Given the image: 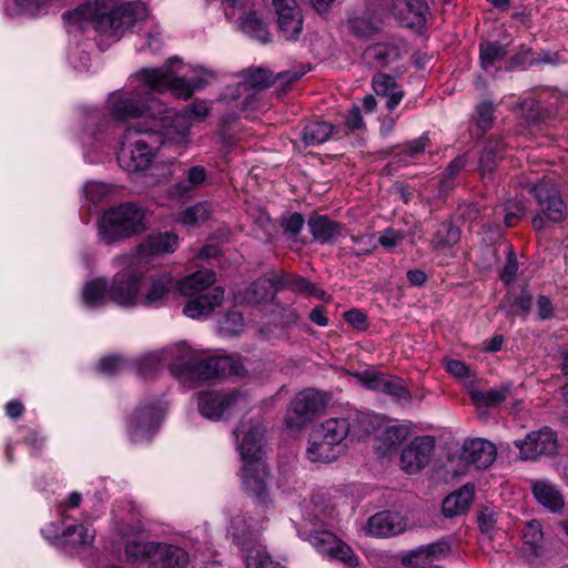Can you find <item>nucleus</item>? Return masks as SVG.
I'll return each mask as SVG.
<instances>
[{
  "label": "nucleus",
  "instance_id": "obj_18",
  "mask_svg": "<svg viewBox=\"0 0 568 568\" xmlns=\"http://www.w3.org/2000/svg\"><path fill=\"white\" fill-rule=\"evenodd\" d=\"M179 244L178 235L171 232H163L149 235L136 248V261H149L154 256L173 253Z\"/></svg>",
  "mask_w": 568,
  "mask_h": 568
},
{
  "label": "nucleus",
  "instance_id": "obj_17",
  "mask_svg": "<svg viewBox=\"0 0 568 568\" xmlns=\"http://www.w3.org/2000/svg\"><path fill=\"white\" fill-rule=\"evenodd\" d=\"M515 444L524 459H534L541 455H552L557 450L556 435L548 428L529 433L525 440H517Z\"/></svg>",
  "mask_w": 568,
  "mask_h": 568
},
{
  "label": "nucleus",
  "instance_id": "obj_34",
  "mask_svg": "<svg viewBox=\"0 0 568 568\" xmlns=\"http://www.w3.org/2000/svg\"><path fill=\"white\" fill-rule=\"evenodd\" d=\"M206 179V171L201 165H194L186 171L184 179L176 182L171 190L174 196H184L201 186Z\"/></svg>",
  "mask_w": 568,
  "mask_h": 568
},
{
  "label": "nucleus",
  "instance_id": "obj_42",
  "mask_svg": "<svg viewBox=\"0 0 568 568\" xmlns=\"http://www.w3.org/2000/svg\"><path fill=\"white\" fill-rule=\"evenodd\" d=\"M470 397L478 408L494 407L507 398V392L498 388H490L488 390H471Z\"/></svg>",
  "mask_w": 568,
  "mask_h": 568
},
{
  "label": "nucleus",
  "instance_id": "obj_12",
  "mask_svg": "<svg viewBox=\"0 0 568 568\" xmlns=\"http://www.w3.org/2000/svg\"><path fill=\"white\" fill-rule=\"evenodd\" d=\"M41 532L45 539L63 548L87 546L94 539V532L82 524L67 526L60 532L58 526L51 523L42 528Z\"/></svg>",
  "mask_w": 568,
  "mask_h": 568
},
{
  "label": "nucleus",
  "instance_id": "obj_25",
  "mask_svg": "<svg viewBox=\"0 0 568 568\" xmlns=\"http://www.w3.org/2000/svg\"><path fill=\"white\" fill-rule=\"evenodd\" d=\"M341 450L320 434L315 428L308 437L306 457L312 463H331L335 460Z\"/></svg>",
  "mask_w": 568,
  "mask_h": 568
},
{
  "label": "nucleus",
  "instance_id": "obj_20",
  "mask_svg": "<svg viewBox=\"0 0 568 568\" xmlns=\"http://www.w3.org/2000/svg\"><path fill=\"white\" fill-rule=\"evenodd\" d=\"M462 458L477 469L487 468L496 458V447L486 439H469L463 445Z\"/></svg>",
  "mask_w": 568,
  "mask_h": 568
},
{
  "label": "nucleus",
  "instance_id": "obj_23",
  "mask_svg": "<svg viewBox=\"0 0 568 568\" xmlns=\"http://www.w3.org/2000/svg\"><path fill=\"white\" fill-rule=\"evenodd\" d=\"M223 300L224 290L221 286H215L206 294L189 300L183 307V313L190 318L207 316L222 304Z\"/></svg>",
  "mask_w": 568,
  "mask_h": 568
},
{
  "label": "nucleus",
  "instance_id": "obj_53",
  "mask_svg": "<svg viewBox=\"0 0 568 568\" xmlns=\"http://www.w3.org/2000/svg\"><path fill=\"white\" fill-rule=\"evenodd\" d=\"M110 120L101 114L100 111H93L88 120L87 131L94 140L100 139L103 132L108 131L110 126Z\"/></svg>",
  "mask_w": 568,
  "mask_h": 568
},
{
  "label": "nucleus",
  "instance_id": "obj_41",
  "mask_svg": "<svg viewBox=\"0 0 568 568\" xmlns=\"http://www.w3.org/2000/svg\"><path fill=\"white\" fill-rule=\"evenodd\" d=\"M524 545L530 548L535 556H539L544 547V534L541 524L538 520H530L526 523L523 531Z\"/></svg>",
  "mask_w": 568,
  "mask_h": 568
},
{
  "label": "nucleus",
  "instance_id": "obj_1",
  "mask_svg": "<svg viewBox=\"0 0 568 568\" xmlns=\"http://www.w3.org/2000/svg\"><path fill=\"white\" fill-rule=\"evenodd\" d=\"M136 78L142 82V88L119 90L109 95L106 103L114 120L126 121L148 114L153 119V124H159L162 118L173 112L156 98H146V89L154 92L171 91L174 97L186 100L201 85L200 80L187 81L178 77L170 65L143 69Z\"/></svg>",
  "mask_w": 568,
  "mask_h": 568
},
{
  "label": "nucleus",
  "instance_id": "obj_13",
  "mask_svg": "<svg viewBox=\"0 0 568 568\" xmlns=\"http://www.w3.org/2000/svg\"><path fill=\"white\" fill-rule=\"evenodd\" d=\"M242 463L241 476L244 487L260 504L265 505L268 500V470L264 459L253 458L251 460H242Z\"/></svg>",
  "mask_w": 568,
  "mask_h": 568
},
{
  "label": "nucleus",
  "instance_id": "obj_37",
  "mask_svg": "<svg viewBox=\"0 0 568 568\" xmlns=\"http://www.w3.org/2000/svg\"><path fill=\"white\" fill-rule=\"evenodd\" d=\"M334 133V126L324 121H312L303 129V141L306 145L324 143Z\"/></svg>",
  "mask_w": 568,
  "mask_h": 568
},
{
  "label": "nucleus",
  "instance_id": "obj_38",
  "mask_svg": "<svg viewBox=\"0 0 568 568\" xmlns=\"http://www.w3.org/2000/svg\"><path fill=\"white\" fill-rule=\"evenodd\" d=\"M159 542L132 540L125 545V556L131 561H149L153 565Z\"/></svg>",
  "mask_w": 568,
  "mask_h": 568
},
{
  "label": "nucleus",
  "instance_id": "obj_26",
  "mask_svg": "<svg viewBox=\"0 0 568 568\" xmlns=\"http://www.w3.org/2000/svg\"><path fill=\"white\" fill-rule=\"evenodd\" d=\"M308 229L314 241L331 244L342 234L343 225L325 215H314L308 220Z\"/></svg>",
  "mask_w": 568,
  "mask_h": 568
},
{
  "label": "nucleus",
  "instance_id": "obj_44",
  "mask_svg": "<svg viewBox=\"0 0 568 568\" xmlns=\"http://www.w3.org/2000/svg\"><path fill=\"white\" fill-rule=\"evenodd\" d=\"M210 216L209 207L205 203H197L183 210L178 217V222L185 226H196L206 221Z\"/></svg>",
  "mask_w": 568,
  "mask_h": 568
},
{
  "label": "nucleus",
  "instance_id": "obj_51",
  "mask_svg": "<svg viewBox=\"0 0 568 568\" xmlns=\"http://www.w3.org/2000/svg\"><path fill=\"white\" fill-rule=\"evenodd\" d=\"M402 562L409 568H426L432 565L425 545L405 554Z\"/></svg>",
  "mask_w": 568,
  "mask_h": 568
},
{
  "label": "nucleus",
  "instance_id": "obj_27",
  "mask_svg": "<svg viewBox=\"0 0 568 568\" xmlns=\"http://www.w3.org/2000/svg\"><path fill=\"white\" fill-rule=\"evenodd\" d=\"M475 496V487L466 484L459 490L448 495L443 501V514L446 517H456L464 515Z\"/></svg>",
  "mask_w": 568,
  "mask_h": 568
},
{
  "label": "nucleus",
  "instance_id": "obj_14",
  "mask_svg": "<svg viewBox=\"0 0 568 568\" xmlns=\"http://www.w3.org/2000/svg\"><path fill=\"white\" fill-rule=\"evenodd\" d=\"M435 449V437L426 435L414 438L400 454L402 468L408 474L418 473L430 460Z\"/></svg>",
  "mask_w": 568,
  "mask_h": 568
},
{
  "label": "nucleus",
  "instance_id": "obj_8",
  "mask_svg": "<svg viewBox=\"0 0 568 568\" xmlns=\"http://www.w3.org/2000/svg\"><path fill=\"white\" fill-rule=\"evenodd\" d=\"M327 404L325 393L315 388H306L294 397L292 400L285 423L290 429H300L307 422L323 412Z\"/></svg>",
  "mask_w": 568,
  "mask_h": 568
},
{
  "label": "nucleus",
  "instance_id": "obj_49",
  "mask_svg": "<svg viewBox=\"0 0 568 568\" xmlns=\"http://www.w3.org/2000/svg\"><path fill=\"white\" fill-rule=\"evenodd\" d=\"M54 0H14L19 11L30 17L45 14Z\"/></svg>",
  "mask_w": 568,
  "mask_h": 568
},
{
  "label": "nucleus",
  "instance_id": "obj_29",
  "mask_svg": "<svg viewBox=\"0 0 568 568\" xmlns=\"http://www.w3.org/2000/svg\"><path fill=\"white\" fill-rule=\"evenodd\" d=\"M285 284V275L276 274L255 281L247 293V300L253 303H262L274 297L277 290Z\"/></svg>",
  "mask_w": 568,
  "mask_h": 568
},
{
  "label": "nucleus",
  "instance_id": "obj_58",
  "mask_svg": "<svg viewBox=\"0 0 568 568\" xmlns=\"http://www.w3.org/2000/svg\"><path fill=\"white\" fill-rule=\"evenodd\" d=\"M428 552L430 562L447 557L452 550L450 544L446 540H438L428 545H425Z\"/></svg>",
  "mask_w": 568,
  "mask_h": 568
},
{
  "label": "nucleus",
  "instance_id": "obj_50",
  "mask_svg": "<svg viewBox=\"0 0 568 568\" xmlns=\"http://www.w3.org/2000/svg\"><path fill=\"white\" fill-rule=\"evenodd\" d=\"M338 538L326 530L323 531H316L311 535L310 542L312 546L321 554L323 555H329L332 551L334 545H336V541Z\"/></svg>",
  "mask_w": 568,
  "mask_h": 568
},
{
  "label": "nucleus",
  "instance_id": "obj_48",
  "mask_svg": "<svg viewBox=\"0 0 568 568\" xmlns=\"http://www.w3.org/2000/svg\"><path fill=\"white\" fill-rule=\"evenodd\" d=\"M244 320L237 311H231L220 322V333L225 336L237 335L243 331Z\"/></svg>",
  "mask_w": 568,
  "mask_h": 568
},
{
  "label": "nucleus",
  "instance_id": "obj_39",
  "mask_svg": "<svg viewBox=\"0 0 568 568\" xmlns=\"http://www.w3.org/2000/svg\"><path fill=\"white\" fill-rule=\"evenodd\" d=\"M460 239V231L458 227L449 222H442L438 224L432 240L435 250H443L455 245Z\"/></svg>",
  "mask_w": 568,
  "mask_h": 568
},
{
  "label": "nucleus",
  "instance_id": "obj_43",
  "mask_svg": "<svg viewBox=\"0 0 568 568\" xmlns=\"http://www.w3.org/2000/svg\"><path fill=\"white\" fill-rule=\"evenodd\" d=\"M246 568H285L280 562L272 560L263 546H255L246 555Z\"/></svg>",
  "mask_w": 568,
  "mask_h": 568
},
{
  "label": "nucleus",
  "instance_id": "obj_3",
  "mask_svg": "<svg viewBox=\"0 0 568 568\" xmlns=\"http://www.w3.org/2000/svg\"><path fill=\"white\" fill-rule=\"evenodd\" d=\"M161 363H166L171 373L184 384L222 376L242 375L244 372L243 365L233 356L201 358L199 352L192 349L185 343L145 354L138 359L135 365L141 374H149L156 369Z\"/></svg>",
  "mask_w": 568,
  "mask_h": 568
},
{
  "label": "nucleus",
  "instance_id": "obj_64",
  "mask_svg": "<svg viewBox=\"0 0 568 568\" xmlns=\"http://www.w3.org/2000/svg\"><path fill=\"white\" fill-rule=\"evenodd\" d=\"M304 225V219L301 214L294 213L290 215L283 223L286 233L296 235L301 232Z\"/></svg>",
  "mask_w": 568,
  "mask_h": 568
},
{
  "label": "nucleus",
  "instance_id": "obj_19",
  "mask_svg": "<svg viewBox=\"0 0 568 568\" xmlns=\"http://www.w3.org/2000/svg\"><path fill=\"white\" fill-rule=\"evenodd\" d=\"M366 529L371 536L387 538L405 531L406 520L399 513L381 511L368 519Z\"/></svg>",
  "mask_w": 568,
  "mask_h": 568
},
{
  "label": "nucleus",
  "instance_id": "obj_45",
  "mask_svg": "<svg viewBox=\"0 0 568 568\" xmlns=\"http://www.w3.org/2000/svg\"><path fill=\"white\" fill-rule=\"evenodd\" d=\"M506 54V48L499 43L484 42L480 44V62L486 71H488L495 62L503 60Z\"/></svg>",
  "mask_w": 568,
  "mask_h": 568
},
{
  "label": "nucleus",
  "instance_id": "obj_55",
  "mask_svg": "<svg viewBox=\"0 0 568 568\" xmlns=\"http://www.w3.org/2000/svg\"><path fill=\"white\" fill-rule=\"evenodd\" d=\"M410 434L409 424H397L385 428L384 440L389 446H394L404 442Z\"/></svg>",
  "mask_w": 568,
  "mask_h": 568
},
{
  "label": "nucleus",
  "instance_id": "obj_59",
  "mask_svg": "<svg viewBox=\"0 0 568 568\" xmlns=\"http://www.w3.org/2000/svg\"><path fill=\"white\" fill-rule=\"evenodd\" d=\"M404 237L405 235L403 232L393 227H387L381 232L378 243L385 248H394L404 240Z\"/></svg>",
  "mask_w": 568,
  "mask_h": 568
},
{
  "label": "nucleus",
  "instance_id": "obj_62",
  "mask_svg": "<svg viewBox=\"0 0 568 568\" xmlns=\"http://www.w3.org/2000/svg\"><path fill=\"white\" fill-rule=\"evenodd\" d=\"M525 214V207L515 202H509L505 206V224L507 226H514L520 217Z\"/></svg>",
  "mask_w": 568,
  "mask_h": 568
},
{
  "label": "nucleus",
  "instance_id": "obj_7",
  "mask_svg": "<svg viewBox=\"0 0 568 568\" xmlns=\"http://www.w3.org/2000/svg\"><path fill=\"white\" fill-rule=\"evenodd\" d=\"M197 404L201 415L212 420L244 412L250 407L247 395L240 390L203 392L199 395Z\"/></svg>",
  "mask_w": 568,
  "mask_h": 568
},
{
  "label": "nucleus",
  "instance_id": "obj_35",
  "mask_svg": "<svg viewBox=\"0 0 568 568\" xmlns=\"http://www.w3.org/2000/svg\"><path fill=\"white\" fill-rule=\"evenodd\" d=\"M109 300V288L102 278L88 282L82 291V303L89 308H97Z\"/></svg>",
  "mask_w": 568,
  "mask_h": 568
},
{
  "label": "nucleus",
  "instance_id": "obj_11",
  "mask_svg": "<svg viewBox=\"0 0 568 568\" xmlns=\"http://www.w3.org/2000/svg\"><path fill=\"white\" fill-rule=\"evenodd\" d=\"M354 376L369 390L387 395L397 402L410 400V394L399 378L375 371L358 372Z\"/></svg>",
  "mask_w": 568,
  "mask_h": 568
},
{
  "label": "nucleus",
  "instance_id": "obj_32",
  "mask_svg": "<svg viewBox=\"0 0 568 568\" xmlns=\"http://www.w3.org/2000/svg\"><path fill=\"white\" fill-rule=\"evenodd\" d=\"M216 281V275L213 271L201 270L186 277L180 283V292L184 296L202 295L206 288L212 286Z\"/></svg>",
  "mask_w": 568,
  "mask_h": 568
},
{
  "label": "nucleus",
  "instance_id": "obj_22",
  "mask_svg": "<svg viewBox=\"0 0 568 568\" xmlns=\"http://www.w3.org/2000/svg\"><path fill=\"white\" fill-rule=\"evenodd\" d=\"M173 287L174 280L168 273L150 276L146 292L140 293V305L146 307H159L163 305Z\"/></svg>",
  "mask_w": 568,
  "mask_h": 568
},
{
  "label": "nucleus",
  "instance_id": "obj_57",
  "mask_svg": "<svg viewBox=\"0 0 568 568\" xmlns=\"http://www.w3.org/2000/svg\"><path fill=\"white\" fill-rule=\"evenodd\" d=\"M83 192L89 201L97 203L110 193V186L102 182H89L84 185Z\"/></svg>",
  "mask_w": 568,
  "mask_h": 568
},
{
  "label": "nucleus",
  "instance_id": "obj_6",
  "mask_svg": "<svg viewBox=\"0 0 568 568\" xmlns=\"http://www.w3.org/2000/svg\"><path fill=\"white\" fill-rule=\"evenodd\" d=\"M113 262L124 270L114 276L109 287V300L124 307L140 305L141 273L135 266L134 258L123 255L115 257Z\"/></svg>",
  "mask_w": 568,
  "mask_h": 568
},
{
  "label": "nucleus",
  "instance_id": "obj_16",
  "mask_svg": "<svg viewBox=\"0 0 568 568\" xmlns=\"http://www.w3.org/2000/svg\"><path fill=\"white\" fill-rule=\"evenodd\" d=\"M278 30L286 40H295L303 29V17L295 0H273Z\"/></svg>",
  "mask_w": 568,
  "mask_h": 568
},
{
  "label": "nucleus",
  "instance_id": "obj_40",
  "mask_svg": "<svg viewBox=\"0 0 568 568\" xmlns=\"http://www.w3.org/2000/svg\"><path fill=\"white\" fill-rule=\"evenodd\" d=\"M241 29L248 37L260 42L265 43L268 41V31L254 12H247L243 14L241 18Z\"/></svg>",
  "mask_w": 568,
  "mask_h": 568
},
{
  "label": "nucleus",
  "instance_id": "obj_60",
  "mask_svg": "<svg viewBox=\"0 0 568 568\" xmlns=\"http://www.w3.org/2000/svg\"><path fill=\"white\" fill-rule=\"evenodd\" d=\"M496 523L497 517L491 509L485 508L480 511L478 517V525L483 534L491 537L495 530Z\"/></svg>",
  "mask_w": 568,
  "mask_h": 568
},
{
  "label": "nucleus",
  "instance_id": "obj_56",
  "mask_svg": "<svg viewBox=\"0 0 568 568\" xmlns=\"http://www.w3.org/2000/svg\"><path fill=\"white\" fill-rule=\"evenodd\" d=\"M129 363L118 355L103 357L98 364V371L105 375H112L126 369Z\"/></svg>",
  "mask_w": 568,
  "mask_h": 568
},
{
  "label": "nucleus",
  "instance_id": "obj_63",
  "mask_svg": "<svg viewBox=\"0 0 568 568\" xmlns=\"http://www.w3.org/2000/svg\"><path fill=\"white\" fill-rule=\"evenodd\" d=\"M344 318L356 329H364L366 327L367 317L362 311L357 308L345 312Z\"/></svg>",
  "mask_w": 568,
  "mask_h": 568
},
{
  "label": "nucleus",
  "instance_id": "obj_36",
  "mask_svg": "<svg viewBox=\"0 0 568 568\" xmlns=\"http://www.w3.org/2000/svg\"><path fill=\"white\" fill-rule=\"evenodd\" d=\"M393 9L402 19H415L419 22L426 14L428 6L425 0H392Z\"/></svg>",
  "mask_w": 568,
  "mask_h": 568
},
{
  "label": "nucleus",
  "instance_id": "obj_31",
  "mask_svg": "<svg viewBox=\"0 0 568 568\" xmlns=\"http://www.w3.org/2000/svg\"><path fill=\"white\" fill-rule=\"evenodd\" d=\"M372 85L377 95L387 97L386 108L392 111L403 100L404 92L397 89L393 77L385 73H377L373 77Z\"/></svg>",
  "mask_w": 568,
  "mask_h": 568
},
{
  "label": "nucleus",
  "instance_id": "obj_9",
  "mask_svg": "<svg viewBox=\"0 0 568 568\" xmlns=\"http://www.w3.org/2000/svg\"><path fill=\"white\" fill-rule=\"evenodd\" d=\"M534 195L538 201L541 214L532 219V225L536 230L544 227L547 220L558 223L567 216V205L558 194L557 187L551 180H544L536 184L532 189Z\"/></svg>",
  "mask_w": 568,
  "mask_h": 568
},
{
  "label": "nucleus",
  "instance_id": "obj_21",
  "mask_svg": "<svg viewBox=\"0 0 568 568\" xmlns=\"http://www.w3.org/2000/svg\"><path fill=\"white\" fill-rule=\"evenodd\" d=\"M405 45L402 42H382L366 48L365 61L374 68H386L402 58Z\"/></svg>",
  "mask_w": 568,
  "mask_h": 568
},
{
  "label": "nucleus",
  "instance_id": "obj_28",
  "mask_svg": "<svg viewBox=\"0 0 568 568\" xmlns=\"http://www.w3.org/2000/svg\"><path fill=\"white\" fill-rule=\"evenodd\" d=\"M189 561V554L183 548L159 542L153 566L159 568H184Z\"/></svg>",
  "mask_w": 568,
  "mask_h": 568
},
{
  "label": "nucleus",
  "instance_id": "obj_5",
  "mask_svg": "<svg viewBox=\"0 0 568 568\" xmlns=\"http://www.w3.org/2000/svg\"><path fill=\"white\" fill-rule=\"evenodd\" d=\"M146 229L144 210L131 202L111 207L102 215L99 235L111 244L132 237Z\"/></svg>",
  "mask_w": 568,
  "mask_h": 568
},
{
  "label": "nucleus",
  "instance_id": "obj_52",
  "mask_svg": "<svg viewBox=\"0 0 568 568\" xmlns=\"http://www.w3.org/2000/svg\"><path fill=\"white\" fill-rule=\"evenodd\" d=\"M328 556L351 567L357 566L359 561L354 550L341 539L336 541Z\"/></svg>",
  "mask_w": 568,
  "mask_h": 568
},
{
  "label": "nucleus",
  "instance_id": "obj_2",
  "mask_svg": "<svg viewBox=\"0 0 568 568\" xmlns=\"http://www.w3.org/2000/svg\"><path fill=\"white\" fill-rule=\"evenodd\" d=\"M190 123L185 115H165L161 123L152 126H129L123 133L118 152L119 165L128 172L149 169L160 149L184 145L187 142Z\"/></svg>",
  "mask_w": 568,
  "mask_h": 568
},
{
  "label": "nucleus",
  "instance_id": "obj_47",
  "mask_svg": "<svg viewBox=\"0 0 568 568\" xmlns=\"http://www.w3.org/2000/svg\"><path fill=\"white\" fill-rule=\"evenodd\" d=\"M466 163V156L459 155L448 164L439 182L440 193H446L453 189L455 176L465 168Z\"/></svg>",
  "mask_w": 568,
  "mask_h": 568
},
{
  "label": "nucleus",
  "instance_id": "obj_4",
  "mask_svg": "<svg viewBox=\"0 0 568 568\" xmlns=\"http://www.w3.org/2000/svg\"><path fill=\"white\" fill-rule=\"evenodd\" d=\"M149 14L142 2L120 3L116 0H94L63 14L69 33H79L92 27L101 37L119 41L136 22Z\"/></svg>",
  "mask_w": 568,
  "mask_h": 568
},
{
  "label": "nucleus",
  "instance_id": "obj_61",
  "mask_svg": "<svg viewBox=\"0 0 568 568\" xmlns=\"http://www.w3.org/2000/svg\"><path fill=\"white\" fill-rule=\"evenodd\" d=\"M173 113L171 114V118H174L175 115H185L189 120V123L191 124V116H194L195 119L202 120L204 119L209 113V108L203 102L192 103L190 104L184 112H176L173 109H169Z\"/></svg>",
  "mask_w": 568,
  "mask_h": 568
},
{
  "label": "nucleus",
  "instance_id": "obj_24",
  "mask_svg": "<svg viewBox=\"0 0 568 568\" xmlns=\"http://www.w3.org/2000/svg\"><path fill=\"white\" fill-rule=\"evenodd\" d=\"M306 72V67L300 65L298 68H294L293 70L278 72L276 77L273 78L267 70L258 68L251 71L247 74L245 83L252 88L264 89L267 88L275 80L287 84L295 82L300 78H302Z\"/></svg>",
  "mask_w": 568,
  "mask_h": 568
},
{
  "label": "nucleus",
  "instance_id": "obj_54",
  "mask_svg": "<svg viewBox=\"0 0 568 568\" xmlns=\"http://www.w3.org/2000/svg\"><path fill=\"white\" fill-rule=\"evenodd\" d=\"M349 28L355 36L366 38L377 31L378 24L371 18L362 16L351 19Z\"/></svg>",
  "mask_w": 568,
  "mask_h": 568
},
{
  "label": "nucleus",
  "instance_id": "obj_15",
  "mask_svg": "<svg viewBox=\"0 0 568 568\" xmlns=\"http://www.w3.org/2000/svg\"><path fill=\"white\" fill-rule=\"evenodd\" d=\"M160 425L159 409L154 405L136 408L129 418V435L132 442L150 440Z\"/></svg>",
  "mask_w": 568,
  "mask_h": 568
},
{
  "label": "nucleus",
  "instance_id": "obj_33",
  "mask_svg": "<svg viewBox=\"0 0 568 568\" xmlns=\"http://www.w3.org/2000/svg\"><path fill=\"white\" fill-rule=\"evenodd\" d=\"M315 429L341 450L343 442L349 434L351 423L347 418H329Z\"/></svg>",
  "mask_w": 568,
  "mask_h": 568
},
{
  "label": "nucleus",
  "instance_id": "obj_46",
  "mask_svg": "<svg viewBox=\"0 0 568 568\" xmlns=\"http://www.w3.org/2000/svg\"><path fill=\"white\" fill-rule=\"evenodd\" d=\"M494 104L490 101H483L476 108L475 122L479 134L484 135L494 123Z\"/></svg>",
  "mask_w": 568,
  "mask_h": 568
},
{
  "label": "nucleus",
  "instance_id": "obj_10",
  "mask_svg": "<svg viewBox=\"0 0 568 568\" xmlns=\"http://www.w3.org/2000/svg\"><path fill=\"white\" fill-rule=\"evenodd\" d=\"M234 434L242 460L263 458L264 427L260 420H242Z\"/></svg>",
  "mask_w": 568,
  "mask_h": 568
},
{
  "label": "nucleus",
  "instance_id": "obj_30",
  "mask_svg": "<svg viewBox=\"0 0 568 568\" xmlns=\"http://www.w3.org/2000/svg\"><path fill=\"white\" fill-rule=\"evenodd\" d=\"M535 498L545 508L552 513L559 511L564 507V497L559 489L549 480L541 479L532 484Z\"/></svg>",
  "mask_w": 568,
  "mask_h": 568
}]
</instances>
